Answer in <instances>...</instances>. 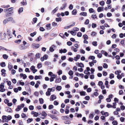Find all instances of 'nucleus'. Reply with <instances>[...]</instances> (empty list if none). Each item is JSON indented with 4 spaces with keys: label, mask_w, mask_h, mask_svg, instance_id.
<instances>
[{
    "label": "nucleus",
    "mask_w": 125,
    "mask_h": 125,
    "mask_svg": "<svg viewBox=\"0 0 125 125\" xmlns=\"http://www.w3.org/2000/svg\"><path fill=\"white\" fill-rule=\"evenodd\" d=\"M9 21H11L13 23H15L16 22L13 18L10 17L4 20L3 21V23L4 25H5Z\"/></svg>",
    "instance_id": "obj_1"
},
{
    "label": "nucleus",
    "mask_w": 125,
    "mask_h": 125,
    "mask_svg": "<svg viewBox=\"0 0 125 125\" xmlns=\"http://www.w3.org/2000/svg\"><path fill=\"white\" fill-rule=\"evenodd\" d=\"M48 75L51 76V78H50L51 82L53 81L56 76L55 74H54L52 72H49L48 73Z\"/></svg>",
    "instance_id": "obj_2"
},
{
    "label": "nucleus",
    "mask_w": 125,
    "mask_h": 125,
    "mask_svg": "<svg viewBox=\"0 0 125 125\" xmlns=\"http://www.w3.org/2000/svg\"><path fill=\"white\" fill-rule=\"evenodd\" d=\"M4 83H2L0 84V91L3 92L5 91V89L4 88Z\"/></svg>",
    "instance_id": "obj_3"
},
{
    "label": "nucleus",
    "mask_w": 125,
    "mask_h": 125,
    "mask_svg": "<svg viewBox=\"0 0 125 125\" xmlns=\"http://www.w3.org/2000/svg\"><path fill=\"white\" fill-rule=\"evenodd\" d=\"M24 106V104H21L17 106V108L15 109V111L16 112L20 111L22 108Z\"/></svg>",
    "instance_id": "obj_4"
},
{
    "label": "nucleus",
    "mask_w": 125,
    "mask_h": 125,
    "mask_svg": "<svg viewBox=\"0 0 125 125\" xmlns=\"http://www.w3.org/2000/svg\"><path fill=\"white\" fill-rule=\"evenodd\" d=\"M90 70V68L88 67H87L86 68V70H85L84 71V73L86 74L90 75V73L89 72Z\"/></svg>",
    "instance_id": "obj_5"
},
{
    "label": "nucleus",
    "mask_w": 125,
    "mask_h": 125,
    "mask_svg": "<svg viewBox=\"0 0 125 125\" xmlns=\"http://www.w3.org/2000/svg\"><path fill=\"white\" fill-rule=\"evenodd\" d=\"M48 55L46 54H45L43 57H42L40 59L41 61L42 62H43L45 60H46L48 58Z\"/></svg>",
    "instance_id": "obj_6"
},
{
    "label": "nucleus",
    "mask_w": 125,
    "mask_h": 125,
    "mask_svg": "<svg viewBox=\"0 0 125 125\" xmlns=\"http://www.w3.org/2000/svg\"><path fill=\"white\" fill-rule=\"evenodd\" d=\"M11 31L9 30H7V34L8 38V39L11 38L12 37L11 35Z\"/></svg>",
    "instance_id": "obj_7"
},
{
    "label": "nucleus",
    "mask_w": 125,
    "mask_h": 125,
    "mask_svg": "<svg viewBox=\"0 0 125 125\" xmlns=\"http://www.w3.org/2000/svg\"><path fill=\"white\" fill-rule=\"evenodd\" d=\"M30 69L32 71V72L34 73L37 71V70L35 69V67L33 65L31 67Z\"/></svg>",
    "instance_id": "obj_8"
},
{
    "label": "nucleus",
    "mask_w": 125,
    "mask_h": 125,
    "mask_svg": "<svg viewBox=\"0 0 125 125\" xmlns=\"http://www.w3.org/2000/svg\"><path fill=\"white\" fill-rule=\"evenodd\" d=\"M7 116L5 115H3L2 116V122L3 123H4L5 122H8V121L7 120Z\"/></svg>",
    "instance_id": "obj_9"
},
{
    "label": "nucleus",
    "mask_w": 125,
    "mask_h": 125,
    "mask_svg": "<svg viewBox=\"0 0 125 125\" xmlns=\"http://www.w3.org/2000/svg\"><path fill=\"white\" fill-rule=\"evenodd\" d=\"M48 115L50 116L52 119H54L55 120H58V118L56 116H55V115H52L51 114H49Z\"/></svg>",
    "instance_id": "obj_10"
},
{
    "label": "nucleus",
    "mask_w": 125,
    "mask_h": 125,
    "mask_svg": "<svg viewBox=\"0 0 125 125\" xmlns=\"http://www.w3.org/2000/svg\"><path fill=\"white\" fill-rule=\"evenodd\" d=\"M32 46L33 48L37 49L39 47L40 45L39 44L33 43L32 44Z\"/></svg>",
    "instance_id": "obj_11"
},
{
    "label": "nucleus",
    "mask_w": 125,
    "mask_h": 125,
    "mask_svg": "<svg viewBox=\"0 0 125 125\" xmlns=\"http://www.w3.org/2000/svg\"><path fill=\"white\" fill-rule=\"evenodd\" d=\"M14 8L13 7H11V8H8V13L9 14H11L13 13L12 11L14 10Z\"/></svg>",
    "instance_id": "obj_12"
},
{
    "label": "nucleus",
    "mask_w": 125,
    "mask_h": 125,
    "mask_svg": "<svg viewBox=\"0 0 125 125\" xmlns=\"http://www.w3.org/2000/svg\"><path fill=\"white\" fill-rule=\"evenodd\" d=\"M19 48L20 50H22L26 49L27 47L25 46V45H21L19 46Z\"/></svg>",
    "instance_id": "obj_13"
},
{
    "label": "nucleus",
    "mask_w": 125,
    "mask_h": 125,
    "mask_svg": "<svg viewBox=\"0 0 125 125\" xmlns=\"http://www.w3.org/2000/svg\"><path fill=\"white\" fill-rule=\"evenodd\" d=\"M96 60H93L91 62H90L89 63L90 66L91 67H92L94 65V63H96Z\"/></svg>",
    "instance_id": "obj_14"
},
{
    "label": "nucleus",
    "mask_w": 125,
    "mask_h": 125,
    "mask_svg": "<svg viewBox=\"0 0 125 125\" xmlns=\"http://www.w3.org/2000/svg\"><path fill=\"white\" fill-rule=\"evenodd\" d=\"M6 70L4 69H3L1 70V75L3 76L4 77L5 76V75L6 74Z\"/></svg>",
    "instance_id": "obj_15"
},
{
    "label": "nucleus",
    "mask_w": 125,
    "mask_h": 125,
    "mask_svg": "<svg viewBox=\"0 0 125 125\" xmlns=\"http://www.w3.org/2000/svg\"><path fill=\"white\" fill-rule=\"evenodd\" d=\"M51 24L50 23L46 25V29L47 30H49L51 29Z\"/></svg>",
    "instance_id": "obj_16"
},
{
    "label": "nucleus",
    "mask_w": 125,
    "mask_h": 125,
    "mask_svg": "<svg viewBox=\"0 0 125 125\" xmlns=\"http://www.w3.org/2000/svg\"><path fill=\"white\" fill-rule=\"evenodd\" d=\"M20 76L21 77H22L23 79H26L27 77V76L26 74L22 73H21L20 74Z\"/></svg>",
    "instance_id": "obj_17"
},
{
    "label": "nucleus",
    "mask_w": 125,
    "mask_h": 125,
    "mask_svg": "<svg viewBox=\"0 0 125 125\" xmlns=\"http://www.w3.org/2000/svg\"><path fill=\"white\" fill-rule=\"evenodd\" d=\"M23 8L22 7H21L18 10V13L19 14L22 12L23 11Z\"/></svg>",
    "instance_id": "obj_18"
},
{
    "label": "nucleus",
    "mask_w": 125,
    "mask_h": 125,
    "mask_svg": "<svg viewBox=\"0 0 125 125\" xmlns=\"http://www.w3.org/2000/svg\"><path fill=\"white\" fill-rule=\"evenodd\" d=\"M67 52V50L65 49H61L59 50V52L60 53H65Z\"/></svg>",
    "instance_id": "obj_19"
},
{
    "label": "nucleus",
    "mask_w": 125,
    "mask_h": 125,
    "mask_svg": "<svg viewBox=\"0 0 125 125\" xmlns=\"http://www.w3.org/2000/svg\"><path fill=\"white\" fill-rule=\"evenodd\" d=\"M61 80V79L60 78H57L55 81V82L56 83H60Z\"/></svg>",
    "instance_id": "obj_20"
},
{
    "label": "nucleus",
    "mask_w": 125,
    "mask_h": 125,
    "mask_svg": "<svg viewBox=\"0 0 125 125\" xmlns=\"http://www.w3.org/2000/svg\"><path fill=\"white\" fill-rule=\"evenodd\" d=\"M67 5V3H64L62 6L61 7L60 9L61 10H63L65 9Z\"/></svg>",
    "instance_id": "obj_21"
},
{
    "label": "nucleus",
    "mask_w": 125,
    "mask_h": 125,
    "mask_svg": "<svg viewBox=\"0 0 125 125\" xmlns=\"http://www.w3.org/2000/svg\"><path fill=\"white\" fill-rule=\"evenodd\" d=\"M56 98V97L55 95L53 94L50 97V99L52 101H53Z\"/></svg>",
    "instance_id": "obj_22"
},
{
    "label": "nucleus",
    "mask_w": 125,
    "mask_h": 125,
    "mask_svg": "<svg viewBox=\"0 0 125 125\" xmlns=\"http://www.w3.org/2000/svg\"><path fill=\"white\" fill-rule=\"evenodd\" d=\"M8 67L9 70H11L13 68V66L11 65V63L9 62V63Z\"/></svg>",
    "instance_id": "obj_23"
},
{
    "label": "nucleus",
    "mask_w": 125,
    "mask_h": 125,
    "mask_svg": "<svg viewBox=\"0 0 125 125\" xmlns=\"http://www.w3.org/2000/svg\"><path fill=\"white\" fill-rule=\"evenodd\" d=\"M104 7H98L97 9V11L99 12L102 11H103V9L104 8Z\"/></svg>",
    "instance_id": "obj_24"
},
{
    "label": "nucleus",
    "mask_w": 125,
    "mask_h": 125,
    "mask_svg": "<svg viewBox=\"0 0 125 125\" xmlns=\"http://www.w3.org/2000/svg\"><path fill=\"white\" fill-rule=\"evenodd\" d=\"M71 49L72 51H73L75 52H77V48H74L73 46H72Z\"/></svg>",
    "instance_id": "obj_25"
},
{
    "label": "nucleus",
    "mask_w": 125,
    "mask_h": 125,
    "mask_svg": "<svg viewBox=\"0 0 125 125\" xmlns=\"http://www.w3.org/2000/svg\"><path fill=\"white\" fill-rule=\"evenodd\" d=\"M2 57L4 59L6 60L8 58V56L6 54H4L2 55Z\"/></svg>",
    "instance_id": "obj_26"
},
{
    "label": "nucleus",
    "mask_w": 125,
    "mask_h": 125,
    "mask_svg": "<svg viewBox=\"0 0 125 125\" xmlns=\"http://www.w3.org/2000/svg\"><path fill=\"white\" fill-rule=\"evenodd\" d=\"M21 3L23 5H26L27 4L26 0H23L21 2Z\"/></svg>",
    "instance_id": "obj_27"
},
{
    "label": "nucleus",
    "mask_w": 125,
    "mask_h": 125,
    "mask_svg": "<svg viewBox=\"0 0 125 125\" xmlns=\"http://www.w3.org/2000/svg\"><path fill=\"white\" fill-rule=\"evenodd\" d=\"M6 111L7 112L9 113H11L12 112V109L10 107L7 108Z\"/></svg>",
    "instance_id": "obj_28"
},
{
    "label": "nucleus",
    "mask_w": 125,
    "mask_h": 125,
    "mask_svg": "<svg viewBox=\"0 0 125 125\" xmlns=\"http://www.w3.org/2000/svg\"><path fill=\"white\" fill-rule=\"evenodd\" d=\"M68 116H62L61 117L62 119L63 120H66L68 118Z\"/></svg>",
    "instance_id": "obj_29"
},
{
    "label": "nucleus",
    "mask_w": 125,
    "mask_h": 125,
    "mask_svg": "<svg viewBox=\"0 0 125 125\" xmlns=\"http://www.w3.org/2000/svg\"><path fill=\"white\" fill-rule=\"evenodd\" d=\"M77 13L76 10L75 9L73 10L72 12V14L74 15H75Z\"/></svg>",
    "instance_id": "obj_30"
},
{
    "label": "nucleus",
    "mask_w": 125,
    "mask_h": 125,
    "mask_svg": "<svg viewBox=\"0 0 125 125\" xmlns=\"http://www.w3.org/2000/svg\"><path fill=\"white\" fill-rule=\"evenodd\" d=\"M71 34L73 35H75L76 34V32L74 31H70Z\"/></svg>",
    "instance_id": "obj_31"
},
{
    "label": "nucleus",
    "mask_w": 125,
    "mask_h": 125,
    "mask_svg": "<svg viewBox=\"0 0 125 125\" xmlns=\"http://www.w3.org/2000/svg\"><path fill=\"white\" fill-rule=\"evenodd\" d=\"M86 92L84 91H81L80 92V94L81 96L85 95Z\"/></svg>",
    "instance_id": "obj_32"
},
{
    "label": "nucleus",
    "mask_w": 125,
    "mask_h": 125,
    "mask_svg": "<svg viewBox=\"0 0 125 125\" xmlns=\"http://www.w3.org/2000/svg\"><path fill=\"white\" fill-rule=\"evenodd\" d=\"M42 78V77L41 76H38L36 75L35 76L34 79L35 80H37L38 79H40Z\"/></svg>",
    "instance_id": "obj_33"
},
{
    "label": "nucleus",
    "mask_w": 125,
    "mask_h": 125,
    "mask_svg": "<svg viewBox=\"0 0 125 125\" xmlns=\"http://www.w3.org/2000/svg\"><path fill=\"white\" fill-rule=\"evenodd\" d=\"M55 90V88L54 87H52V88H48V91H50L51 92H54Z\"/></svg>",
    "instance_id": "obj_34"
},
{
    "label": "nucleus",
    "mask_w": 125,
    "mask_h": 125,
    "mask_svg": "<svg viewBox=\"0 0 125 125\" xmlns=\"http://www.w3.org/2000/svg\"><path fill=\"white\" fill-rule=\"evenodd\" d=\"M42 66V65L41 63H40L37 64V67L38 69L41 68Z\"/></svg>",
    "instance_id": "obj_35"
},
{
    "label": "nucleus",
    "mask_w": 125,
    "mask_h": 125,
    "mask_svg": "<svg viewBox=\"0 0 125 125\" xmlns=\"http://www.w3.org/2000/svg\"><path fill=\"white\" fill-rule=\"evenodd\" d=\"M68 73L70 76H72L73 74V72L71 70L69 71Z\"/></svg>",
    "instance_id": "obj_36"
},
{
    "label": "nucleus",
    "mask_w": 125,
    "mask_h": 125,
    "mask_svg": "<svg viewBox=\"0 0 125 125\" xmlns=\"http://www.w3.org/2000/svg\"><path fill=\"white\" fill-rule=\"evenodd\" d=\"M80 15L85 16L87 15V13L84 12H82L80 13Z\"/></svg>",
    "instance_id": "obj_37"
},
{
    "label": "nucleus",
    "mask_w": 125,
    "mask_h": 125,
    "mask_svg": "<svg viewBox=\"0 0 125 125\" xmlns=\"http://www.w3.org/2000/svg\"><path fill=\"white\" fill-rule=\"evenodd\" d=\"M62 88V87L61 86H58L56 87V89L58 91L61 90Z\"/></svg>",
    "instance_id": "obj_38"
},
{
    "label": "nucleus",
    "mask_w": 125,
    "mask_h": 125,
    "mask_svg": "<svg viewBox=\"0 0 125 125\" xmlns=\"http://www.w3.org/2000/svg\"><path fill=\"white\" fill-rule=\"evenodd\" d=\"M42 39V38L41 36H39L35 40V41L37 42L40 41Z\"/></svg>",
    "instance_id": "obj_39"
},
{
    "label": "nucleus",
    "mask_w": 125,
    "mask_h": 125,
    "mask_svg": "<svg viewBox=\"0 0 125 125\" xmlns=\"http://www.w3.org/2000/svg\"><path fill=\"white\" fill-rule=\"evenodd\" d=\"M19 83L20 85L23 86L24 85V83L23 82H21L20 81H19L18 83L17 84Z\"/></svg>",
    "instance_id": "obj_40"
},
{
    "label": "nucleus",
    "mask_w": 125,
    "mask_h": 125,
    "mask_svg": "<svg viewBox=\"0 0 125 125\" xmlns=\"http://www.w3.org/2000/svg\"><path fill=\"white\" fill-rule=\"evenodd\" d=\"M51 92L49 91L48 89L47 91L46 92V94L47 96L50 95H51Z\"/></svg>",
    "instance_id": "obj_41"
},
{
    "label": "nucleus",
    "mask_w": 125,
    "mask_h": 125,
    "mask_svg": "<svg viewBox=\"0 0 125 125\" xmlns=\"http://www.w3.org/2000/svg\"><path fill=\"white\" fill-rule=\"evenodd\" d=\"M99 4L102 6H103L104 5L105 2L104 1H102L99 2Z\"/></svg>",
    "instance_id": "obj_42"
},
{
    "label": "nucleus",
    "mask_w": 125,
    "mask_h": 125,
    "mask_svg": "<svg viewBox=\"0 0 125 125\" xmlns=\"http://www.w3.org/2000/svg\"><path fill=\"white\" fill-rule=\"evenodd\" d=\"M75 24V22H73V24H72L71 25L67 26V27H65V29H67L68 28H69L71 26H74Z\"/></svg>",
    "instance_id": "obj_43"
},
{
    "label": "nucleus",
    "mask_w": 125,
    "mask_h": 125,
    "mask_svg": "<svg viewBox=\"0 0 125 125\" xmlns=\"http://www.w3.org/2000/svg\"><path fill=\"white\" fill-rule=\"evenodd\" d=\"M52 25L53 27H55L57 26V23L55 22H53L52 23Z\"/></svg>",
    "instance_id": "obj_44"
},
{
    "label": "nucleus",
    "mask_w": 125,
    "mask_h": 125,
    "mask_svg": "<svg viewBox=\"0 0 125 125\" xmlns=\"http://www.w3.org/2000/svg\"><path fill=\"white\" fill-rule=\"evenodd\" d=\"M36 34V32H34L33 33H31L30 34V35L32 37H33Z\"/></svg>",
    "instance_id": "obj_45"
},
{
    "label": "nucleus",
    "mask_w": 125,
    "mask_h": 125,
    "mask_svg": "<svg viewBox=\"0 0 125 125\" xmlns=\"http://www.w3.org/2000/svg\"><path fill=\"white\" fill-rule=\"evenodd\" d=\"M40 103L42 104L43 103V100L42 98H40L39 99Z\"/></svg>",
    "instance_id": "obj_46"
},
{
    "label": "nucleus",
    "mask_w": 125,
    "mask_h": 125,
    "mask_svg": "<svg viewBox=\"0 0 125 125\" xmlns=\"http://www.w3.org/2000/svg\"><path fill=\"white\" fill-rule=\"evenodd\" d=\"M113 105L112 106V107L114 108H116V102H115L113 104Z\"/></svg>",
    "instance_id": "obj_47"
},
{
    "label": "nucleus",
    "mask_w": 125,
    "mask_h": 125,
    "mask_svg": "<svg viewBox=\"0 0 125 125\" xmlns=\"http://www.w3.org/2000/svg\"><path fill=\"white\" fill-rule=\"evenodd\" d=\"M33 121V119L32 118H29L27 120V123H29Z\"/></svg>",
    "instance_id": "obj_48"
},
{
    "label": "nucleus",
    "mask_w": 125,
    "mask_h": 125,
    "mask_svg": "<svg viewBox=\"0 0 125 125\" xmlns=\"http://www.w3.org/2000/svg\"><path fill=\"white\" fill-rule=\"evenodd\" d=\"M83 37L84 40H87L88 39V37L86 34H84L83 35Z\"/></svg>",
    "instance_id": "obj_49"
},
{
    "label": "nucleus",
    "mask_w": 125,
    "mask_h": 125,
    "mask_svg": "<svg viewBox=\"0 0 125 125\" xmlns=\"http://www.w3.org/2000/svg\"><path fill=\"white\" fill-rule=\"evenodd\" d=\"M47 115V114L44 111H43L42 112V116H46Z\"/></svg>",
    "instance_id": "obj_50"
},
{
    "label": "nucleus",
    "mask_w": 125,
    "mask_h": 125,
    "mask_svg": "<svg viewBox=\"0 0 125 125\" xmlns=\"http://www.w3.org/2000/svg\"><path fill=\"white\" fill-rule=\"evenodd\" d=\"M89 59H91L93 60L95 59V57L93 56H90L89 57Z\"/></svg>",
    "instance_id": "obj_51"
},
{
    "label": "nucleus",
    "mask_w": 125,
    "mask_h": 125,
    "mask_svg": "<svg viewBox=\"0 0 125 125\" xmlns=\"http://www.w3.org/2000/svg\"><path fill=\"white\" fill-rule=\"evenodd\" d=\"M1 66L2 67H4L6 66L5 63L4 62H2L1 64Z\"/></svg>",
    "instance_id": "obj_52"
},
{
    "label": "nucleus",
    "mask_w": 125,
    "mask_h": 125,
    "mask_svg": "<svg viewBox=\"0 0 125 125\" xmlns=\"http://www.w3.org/2000/svg\"><path fill=\"white\" fill-rule=\"evenodd\" d=\"M58 9H57V8H55L54 10H53L52 11V13L53 14Z\"/></svg>",
    "instance_id": "obj_53"
},
{
    "label": "nucleus",
    "mask_w": 125,
    "mask_h": 125,
    "mask_svg": "<svg viewBox=\"0 0 125 125\" xmlns=\"http://www.w3.org/2000/svg\"><path fill=\"white\" fill-rule=\"evenodd\" d=\"M103 85V82H102V81H99V82L98 83V85L99 86H102Z\"/></svg>",
    "instance_id": "obj_54"
},
{
    "label": "nucleus",
    "mask_w": 125,
    "mask_h": 125,
    "mask_svg": "<svg viewBox=\"0 0 125 125\" xmlns=\"http://www.w3.org/2000/svg\"><path fill=\"white\" fill-rule=\"evenodd\" d=\"M92 44L94 46H96L97 45V42L96 41L93 42Z\"/></svg>",
    "instance_id": "obj_55"
},
{
    "label": "nucleus",
    "mask_w": 125,
    "mask_h": 125,
    "mask_svg": "<svg viewBox=\"0 0 125 125\" xmlns=\"http://www.w3.org/2000/svg\"><path fill=\"white\" fill-rule=\"evenodd\" d=\"M112 124L114 125H117V121H116L115 120L114 121L112 122Z\"/></svg>",
    "instance_id": "obj_56"
},
{
    "label": "nucleus",
    "mask_w": 125,
    "mask_h": 125,
    "mask_svg": "<svg viewBox=\"0 0 125 125\" xmlns=\"http://www.w3.org/2000/svg\"><path fill=\"white\" fill-rule=\"evenodd\" d=\"M82 35V33L80 32H78L77 34V36L78 37H81Z\"/></svg>",
    "instance_id": "obj_57"
},
{
    "label": "nucleus",
    "mask_w": 125,
    "mask_h": 125,
    "mask_svg": "<svg viewBox=\"0 0 125 125\" xmlns=\"http://www.w3.org/2000/svg\"><path fill=\"white\" fill-rule=\"evenodd\" d=\"M114 74L111 73L110 74L109 78L110 79H112L114 77Z\"/></svg>",
    "instance_id": "obj_58"
},
{
    "label": "nucleus",
    "mask_w": 125,
    "mask_h": 125,
    "mask_svg": "<svg viewBox=\"0 0 125 125\" xmlns=\"http://www.w3.org/2000/svg\"><path fill=\"white\" fill-rule=\"evenodd\" d=\"M91 17L92 18L94 19H95L97 18V16L95 14L92 15Z\"/></svg>",
    "instance_id": "obj_59"
},
{
    "label": "nucleus",
    "mask_w": 125,
    "mask_h": 125,
    "mask_svg": "<svg viewBox=\"0 0 125 125\" xmlns=\"http://www.w3.org/2000/svg\"><path fill=\"white\" fill-rule=\"evenodd\" d=\"M17 101V99H13L12 100V102L14 104H15V103Z\"/></svg>",
    "instance_id": "obj_60"
},
{
    "label": "nucleus",
    "mask_w": 125,
    "mask_h": 125,
    "mask_svg": "<svg viewBox=\"0 0 125 125\" xmlns=\"http://www.w3.org/2000/svg\"><path fill=\"white\" fill-rule=\"evenodd\" d=\"M108 65L106 63H104L103 65V67L105 68H108Z\"/></svg>",
    "instance_id": "obj_61"
},
{
    "label": "nucleus",
    "mask_w": 125,
    "mask_h": 125,
    "mask_svg": "<svg viewBox=\"0 0 125 125\" xmlns=\"http://www.w3.org/2000/svg\"><path fill=\"white\" fill-rule=\"evenodd\" d=\"M59 35L63 39H64L65 38V36L62 33H60L59 34Z\"/></svg>",
    "instance_id": "obj_62"
},
{
    "label": "nucleus",
    "mask_w": 125,
    "mask_h": 125,
    "mask_svg": "<svg viewBox=\"0 0 125 125\" xmlns=\"http://www.w3.org/2000/svg\"><path fill=\"white\" fill-rule=\"evenodd\" d=\"M121 73L120 71H117L115 72V73L116 75H118L120 73Z\"/></svg>",
    "instance_id": "obj_63"
},
{
    "label": "nucleus",
    "mask_w": 125,
    "mask_h": 125,
    "mask_svg": "<svg viewBox=\"0 0 125 125\" xmlns=\"http://www.w3.org/2000/svg\"><path fill=\"white\" fill-rule=\"evenodd\" d=\"M21 42V40H16L15 41V42L17 43H19Z\"/></svg>",
    "instance_id": "obj_64"
}]
</instances>
